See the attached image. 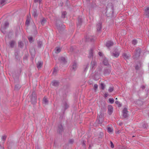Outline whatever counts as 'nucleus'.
<instances>
[{
    "label": "nucleus",
    "mask_w": 149,
    "mask_h": 149,
    "mask_svg": "<svg viewBox=\"0 0 149 149\" xmlns=\"http://www.w3.org/2000/svg\"><path fill=\"white\" fill-rule=\"evenodd\" d=\"M9 25V23L8 22H6L3 25H1L0 30L1 32L3 34L6 33V29L7 27H8Z\"/></svg>",
    "instance_id": "1"
},
{
    "label": "nucleus",
    "mask_w": 149,
    "mask_h": 149,
    "mask_svg": "<svg viewBox=\"0 0 149 149\" xmlns=\"http://www.w3.org/2000/svg\"><path fill=\"white\" fill-rule=\"evenodd\" d=\"M136 52L135 54L133 56L134 58L137 59L139 56L141 54V49L138 48L135 50Z\"/></svg>",
    "instance_id": "2"
},
{
    "label": "nucleus",
    "mask_w": 149,
    "mask_h": 149,
    "mask_svg": "<svg viewBox=\"0 0 149 149\" xmlns=\"http://www.w3.org/2000/svg\"><path fill=\"white\" fill-rule=\"evenodd\" d=\"M119 54V52L118 51V49H116L111 53V56L117 58L118 57Z\"/></svg>",
    "instance_id": "3"
},
{
    "label": "nucleus",
    "mask_w": 149,
    "mask_h": 149,
    "mask_svg": "<svg viewBox=\"0 0 149 149\" xmlns=\"http://www.w3.org/2000/svg\"><path fill=\"white\" fill-rule=\"evenodd\" d=\"M37 96L34 92H33L32 94V96L31 98V102L33 104H35L36 102Z\"/></svg>",
    "instance_id": "4"
},
{
    "label": "nucleus",
    "mask_w": 149,
    "mask_h": 149,
    "mask_svg": "<svg viewBox=\"0 0 149 149\" xmlns=\"http://www.w3.org/2000/svg\"><path fill=\"white\" fill-rule=\"evenodd\" d=\"M144 15L146 17H149V7H145L144 8Z\"/></svg>",
    "instance_id": "5"
},
{
    "label": "nucleus",
    "mask_w": 149,
    "mask_h": 149,
    "mask_svg": "<svg viewBox=\"0 0 149 149\" xmlns=\"http://www.w3.org/2000/svg\"><path fill=\"white\" fill-rule=\"evenodd\" d=\"M91 70L94 69L95 67L97 66V64L96 61L94 60H92L91 62Z\"/></svg>",
    "instance_id": "6"
},
{
    "label": "nucleus",
    "mask_w": 149,
    "mask_h": 149,
    "mask_svg": "<svg viewBox=\"0 0 149 149\" xmlns=\"http://www.w3.org/2000/svg\"><path fill=\"white\" fill-rule=\"evenodd\" d=\"M127 109L126 108H125L123 110V116L124 118H126L128 116Z\"/></svg>",
    "instance_id": "7"
},
{
    "label": "nucleus",
    "mask_w": 149,
    "mask_h": 149,
    "mask_svg": "<svg viewBox=\"0 0 149 149\" xmlns=\"http://www.w3.org/2000/svg\"><path fill=\"white\" fill-rule=\"evenodd\" d=\"M57 131V132L60 133L63 131V125L61 123H60L58 125Z\"/></svg>",
    "instance_id": "8"
},
{
    "label": "nucleus",
    "mask_w": 149,
    "mask_h": 149,
    "mask_svg": "<svg viewBox=\"0 0 149 149\" xmlns=\"http://www.w3.org/2000/svg\"><path fill=\"white\" fill-rule=\"evenodd\" d=\"M107 10L110 9L112 11V13L113 12V6L112 3H109L107 6Z\"/></svg>",
    "instance_id": "9"
},
{
    "label": "nucleus",
    "mask_w": 149,
    "mask_h": 149,
    "mask_svg": "<svg viewBox=\"0 0 149 149\" xmlns=\"http://www.w3.org/2000/svg\"><path fill=\"white\" fill-rule=\"evenodd\" d=\"M56 27L59 32L63 31L64 30L65 27V26L62 25H61V26L60 25H57Z\"/></svg>",
    "instance_id": "10"
},
{
    "label": "nucleus",
    "mask_w": 149,
    "mask_h": 149,
    "mask_svg": "<svg viewBox=\"0 0 149 149\" xmlns=\"http://www.w3.org/2000/svg\"><path fill=\"white\" fill-rule=\"evenodd\" d=\"M58 60L61 63H63L64 64L67 63V61L65 58L64 57H61L58 58Z\"/></svg>",
    "instance_id": "11"
},
{
    "label": "nucleus",
    "mask_w": 149,
    "mask_h": 149,
    "mask_svg": "<svg viewBox=\"0 0 149 149\" xmlns=\"http://www.w3.org/2000/svg\"><path fill=\"white\" fill-rule=\"evenodd\" d=\"M113 111V107L111 105H109L108 107V112L109 115H111Z\"/></svg>",
    "instance_id": "12"
},
{
    "label": "nucleus",
    "mask_w": 149,
    "mask_h": 149,
    "mask_svg": "<svg viewBox=\"0 0 149 149\" xmlns=\"http://www.w3.org/2000/svg\"><path fill=\"white\" fill-rule=\"evenodd\" d=\"M113 45V43L112 41H107L106 44V47L108 48L111 46H112Z\"/></svg>",
    "instance_id": "13"
},
{
    "label": "nucleus",
    "mask_w": 149,
    "mask_h": 149,
    "mask_svg": "<svg viewBox=\"0 0 149 149\" xmlns=\"http://www.w3.org/2000/svg\"><path fill=\"white\" fill-rule=\"evenodd\" d=\"M19 51L18 50H16L15 53V58L17 60H19L20 59V58L19 55Z\"/></svg>",
    "instance_id": "14"
},
{
    "label": "nucleus",
    "mask_w": 149,
    "mask_h": 149,
    "mask_svg": "<svg viewBox=\"0 0 149 149\" xmlns=\"http://www.w3.org/2000/svg\"><path fill=\"white\" fill-rule=\"evenodd\" d=\"M31 19V18L30 15L27 16V19L25 22L26 25L27 26H28L29 25Z\"/></svg>",
    "instance_id": "15"
},
{
    "label": "nucleus",
    "mask_w": 149,
    "mask_h": 149,
    "mask_svg": "<svg viewBox=\"0 0 149 149\" xmlns=\"http://www.w3.org/2000/svg\"><path fill=\"white\" fill-rule=\"evenodd\" d=\"M101 23L100 22L98 23L96 26L97 31H100L102 29Z\"/></svg>",
    "instance_id": "16"
},
{
    "label": "nucleus",
    "mask_w": 149,
    "mask_h": 149,
    "mask_svg": "<svg viewBox=\"0 0 149 149\" xmlns=\"http://www.w3.org/2000/svg\"><path fill=\"white\" fill-rule=\"evenodd\" d=\"M43 64L42 61H39L37 64V67L38 69L40 68Z\"/></svg>",
    "instance_id": "17"
},
{
    "label": "nucleus",
    "mask_w": 149,
    "mask_h": 149,
    "mask_svg": "<svg viewBox=\"0 0 149 149\" xmlns=\"http://www.w3.org/2000/svg\"><path fill=\"white\" fill-rule=\"evenodd\" d=\"M15 43L16 42L14 40H11L9 42L10 47L12 48H13Z\"/></svg>",
    "instance_id": "18"
},
{
    "label": "nucleus",
    "mask_w": 149,
    "mask_h": 149,
    "mask_svg": "<svg viewBox=\"0 0 149 149\" xmlns=\"http://www.w3.org/2000/svg\"><path fill=\"white\" fill-rule=\"evenodd\" d=\"M63 107L65 110L68 108V106L66 101H64L63 102Z\"/></svg>",
    "instance_id": "19"
},
{
    "label": "nucleus",
    "mask_w": 149,
    "mask_h": 149,
    "mask_svg": "<svg viewBox=\"0 0 149 149\" xmlns=\"http://www.w3.org/2000/svg\"><path fill=\"white\" fill-rule=\"evenodd\" d=\"M78 22L77 24V26L81 25L82 23V20L81 17H79L78 19Z\"/></svg>",
    "instance_id": "20"
},
{
    "label": "nucleus",
    "mask_w": 149,
    "mask_h": 149,
    "mask_svg": "<svg viewBox=\"0 0 149 149\" xmlns=\"http://www.w3.org/2000/svg\"><path fill=\"white\" fill-rule=\"evenodd\" d=\"M93 49L92 48H91L89 52V55L88 56V57L89 58H90L93 57Z\"/></svg>",
    "instance_id": "21"
},
{
    "label": "nucleus",
    "mask_w": 149,
    "mask_h": 149,
    "mask_svg": "<svg viewBox=\"0 0 149 149\" xmlns=\"http://www.w3.org/2000/svg\"><path fill=\"white\" fill-rule=\"evenodd\" d=\"M111 72L110 68L105 69L104 70V74H109Z\"/></svg>",
    "instance_id": "22"
},
{
    "label": "nucleus",
    "mask_w": 149,
    "mask_h": 149,
    "mask_svg": "<svg viewBox=\"0 0 149 149\" xmlns=\"http://www.w3.org/2000/svg\"><path fill=\"white\" fill-rule=\"evenodd\" d=\"M123 57L125 59H128L130 57V55H127L125 53H124L123 54Z\"/></svg>",
    "instance_id": "23"
},
{
    "label": "nucleus",
    "mask_w": 149,
    "mask_h": 149,
    "mask_svg": "<svg viewBox=\"0 0 149 149\" xmlns=\"http://www.w3.org/2000/svg\"><path fill=\"white\" fill-rule=\"evenodd\" d=\"M6 3V0H0V6H2Z\"/></svg>",
    "instance_id": "24"
},
{
    "label": "nucleus",
    "mask_w": 149,
    "mask_h": 149,
    "mask_svg": "<svg viewBox=\"0 0 149 149\" xmlns=\"http://www.w3.org/2000/svg\"><path fill=\"white\" fill-rule=\"evenodd\" d=\"M77 64L75 62H74L72 66V70L74 71H75L77 68Z\"/></svg>",
    "instance_id": "25"
},
{
    "label": "nucleus",
    "mask_w": 149,
    "mask_h": 149,
    "mask_svg": "<svg viewBox=\"0 0 149 149\" xmlns=\"http://www.w3.org/2000/svg\"><path fill=\"white\" fill-rule=\"evenodd\" d=\"M52 84L53 86H57L59 85V82L56 81H54L52 82Z\"/></svg>",
    "instance_id": "26"
},
{
    "label": "nucleus",
    "mask_w": 149,
    "mask_h": 149,
    "mask_svg": "<svg viewBox=\"0 0 149 149\" xmlns=\"http://www.w3.org/2000/svg\"><path fill=\"white\" fill-rule=\"evenodd\" d=\"M48 101L47 98L45 97H44L43 99V103L45 105L48 104Z\"/></svg>",
    "instance_id": "27"
},
{
    "label": "nucleus",
    "mask_w": 149,
    "mask_h": 149,
    "mask_svg": "<svg viewBox=\"0 0 149 149\" xmlns=\"http://www.w3.org/2000/svg\"><path fill=\"white\" fill-rule=\"evenodd\" d=\"M32 14L34 17L38 16V14L37 13V10L36 9H34L33 10Z\"/></svg>",
    "instance_id": "28"
},
{
    "label": "nucleus",
    "mask_w": 149,
    "mask_h": 149,
    "mask_svg": "<svg viewBox=\"0 0 149 149\" xmlns=\"http://www.w3.org/2000/svg\"><path fill=\"white\" fill-rule=\"evenodd\" d=\"M42 45L43 44L42 41H39L37 42V46L39 48H41L42 46Z\"/></svg>",
    "instance_id": "29"
},
{
    "label": "nucleus",
    "mask_w": 149,
    "mask_h": 149,
    "mask_svg": "<svg viewBox=\"0 0 149 149\" xmlns=\"http://www.w3.org/2000/svg\"><path fill=\"white\" fill-rule=\"evenodd\" d=\"M103 118H98L97 119V123L99 124H101L103 121Z\"/></svg>",
    "instance_id": "30"
},
{
    "label": "nucleus",
    "mask_w": 149,
    "mask_h": 149,
    "mask_svg": "<svg viewBox=\"0 0 149 149\" xmlns=\"http://www.w3.org/2000/svg\"><path fill=\"white\" fill-rule=\"evenodd\" d=\"M18 46L21 48H23L24 45V43L21 41L18 42Z\"/></svg>",
    "instance_id": "31"
},
{
    "label": "nucleus",
    "mask_w": 149,
    "mask_h": 149,
    "mask_svg": "<svg viewBox=\"0 0 149 149\" xmlns=\"http://www.w3.org/2000/svg\"><path fill=\"white\" fill-rule=\"evenodd\" d=\"M55 53H58L61 52V49L60 47H57L55 48Z\"/></svg>",
    "instance_id": "32"
},
{
    "label": "nucleus",
    "mask_w": 149,
    "mask_h": 149,
    "mask_svg": "<svg viewBox=\"0 0 149 149\" xmlns=\"http://www.w3.org/2000/svg\"><path fill=\"white\" fill-rule=\"evenodd\" d=\"M47 20L45 18H43L41 21L40 22L42 25H44V24L46 22Z\"/></svg>",
    "instance_id": "33"
},
{
    "label": "nucleus",
    "mask_w": 149,
    "mask_h": 149,
    "mask_svg": "<svg viewBox=\"0 0 149 149\" xmlns=\"http://www.w3.org/2000/svg\"><path fill=\"white\" fill-rule=\"evenodd\" d=\"M7 138V136L6 135H4L1 136V140L3 141V143L5 142V141L6 140Z\"/></svg>",
    "instance_id": "34"
},
{
    "label": "nucleus",
    "mask_w": 149,
    "mask_h": 149,
    "mask_svg": "<svg viewBox=\"0 0 149 149\" xmlns=\"http://www.w3.org/2000/svg\"><path fill=\"white\" fill-rule=\"evenodd\" d=\"M103 62L104 65H109V62L107 59H104Z\"/></svg>",
    "instance_id": "35"
},
{
    "label": "nucleus",
    "mask_w": 149,
    "mask_h": 149,
    "mask_svg": "<svg viewBox=\"0 0 149 149\" xmlns=\"http://www.w3.org/2000/svg\"><path fill=\"white\" fill-rule=\"evenodd\" d=\"M67 13L66 11H64L62 13L61 17L63 18H64L66 15Z\"/></svg>",
    "instance_id": "36"
},
{
    "label": "nucleus",
    "mask_w": 149,
    "mask_h": 149,
    "mask_svg": "<svg viewBox=\"0 0 149 149\" xmlns=\"http://www.w3.org/2000/svg\"><path fill=\"white\" fill-rule=\"evenodd\" d=\"M98 86L97 84H95L94 85L93 89L95 92H96L98 88Z\"/></svg>",
    "instance_id": "37"
},
{
    "label": "nucleus",
    "mask_w": 149,
    "mask_h": 149,
    "mask_svg": "<svg viewBox=\"0 0 149 149\" xmlns=\"http://www.w3.org/2000/svg\"><path fill=\"white\" fill-rule=\"evenodd\" d=\"M58 71V69L56 68H55L53 72V74L55 75Z\"/></svg>",
    "instance_id": "38"
},
{
    "label": "nucleus",
    "mask_w": 149,
    "mask_h": 149,
    "mask_svg": "<svg viewBox=\"0 0 149 149\" xmlns=\"http://www.w3.org/2000/svg\"><path fill=\"white\" fill-rule=\"evenodd\" d=\"M100 87L101 89L103 90L105 88V85L103 83H101L100 84Z\"/></svg>",
    "instance_id": "39"
},
{
    "label": "nucleus",
    "mask_w": 149,
    "mask_h": 149,
    "mask_svg": "<svg viewBox=\"0 0 149 149\" xmlns=\"http://www.w3.org/2000/svg\"><path fill=\"white\" fill-rule=\"evenodd\" d=\"M114 90V87H110L108 89V91L109 92L111 93Z\"/></svg>",
    "instance_id": "40"
},
{
    "label": "nucleus",
    "mask_w": 149,
    "mask_h": 149,
    "mask_svg": "<svg viewBox=\"0 0 149 149\" xmlns=\"http://www.w3.org/2000/svg\"><path fill=\"white\" fill-rule=\"evenodd\" d=\"M137 103L139 105H141L143 104V103L141 100H139L137 101Z\"/></svg>",
    "instance_id": "41"
},
{
    "label": "nucleus",
    "mask_w": 149,
    "mask_h": 149,
    "mask_svg": "<svg viewBox=\"0 0 149 149\" xmlns=\"http://www.w3.org/2000/svg\"><path fill=\"white\" fill-rule=\"evenodd\" d=\"M28 39H29V42L31 43L32 42H33L34 41V40H33V38L32 37H28Z\"/></svg>",
    "instance_id": "42"
},
{
    "label": "nucleus",
    "mask_w": 149,
    "mask_h": 149,
    "mask_svg": "<svg viewBox=\"0 0 149 149\" xmlns=\"http://www.w3.org/2000/svg\"><path fill=\"white\" fill-rule=\"evenodd\" d=\"M137 40H134L132 41V44L134 45H136L137 44Z\"/></svg>",
    "instance_id": "43"
},
{
    "label": "nucleus",
    "mask_w": 149,
    "mask_h": 149,
    "mask_svg": "<svg viewBox=\"0 0 149 149\" xmlns=\"http://www.w3.org/2000/svg\"><path fill=\"white\" fill-rule=\"evenodd\" d=\"M20 87H21V86H20V85H19L18 84H17L15 85V88L16 90H18L20 88Z\"/></svg>",
    "instance_id": "44"
},
{
    "label": "nucleus",
    "mask_w": 149,
    "mask_h": 149,
    "mask_svg": "<svg viewBox=\"0 0 149 149\" xmlns=\"http://www.w3.org/2000/svg\"><path fill=\"white\" fill-rule=\"evenodd\" d=\"M109 102L111 104L113 103L114 102V100L113 98H109Z\"/></svg>",
    "instance_id": "45"
},
{
    "label": "nucleus",
    "mask_w": 149,
    "mask_h": 149,
    "mask_svg": "<svg viewBox=\"0 0 149 149\" xmlns=\"http://www.w3.org/2000/svg\"><path fill=\"white\" fill-rule=\"evenodd\" d=\"M113 129L110 127L107 128V131L109 132H113Z\"/></svg>",
    "instance_id": "46"
},
{
    "label": "nucleus",
    "mask_w": 149,
    "mask_h": 149,
    "mask_svg": "<svg viewBox=\"0 0 149 149\" xmlns=\"http://www.w3.org/2000/svg\"><path fill=\"white\" fill-rule=\"evenodd\" d=\"M115 103L116 104L118 105V106L119 107H121V104L120 103V102L118 101H116Z\"/></svg>",
    "instance_id": "47"
},
{
    "label": "nucleus",
    "mask_w": 149,
    "mask_h": 149,
    "mask_svg": "<svg viewBox=\"0 0 149 149\" xmlns=\"http://www.w3.org/2000/svg\"><path fill=\"white\" fill-rule=\"evenodd\" d=\"M84 67H85V68L84 69V71H86L87 69H88V64L86 65H85L84 66Z\"/></svg>",
    "instance_id": "48"
},
{
    "label": "nucleus",
    "mask_w": 149,
    "mask_h": 149,
    "mask_svg": "<svg viewBox=\"0 0 149 149\" xmlns=\"http://www.w3.org/2000/svg\"><path fill=\"white\" fill-rule=\"evenodd\" d=\"M42 0H34V2L36 3L37 2H39V3H40L41 2Z\"/></svg>",
    "instance_id": "49"
},
{
    "label": "nucleus",
    "mask_w": 149,
    "mask_h": 149,
    "mask_svg": "<svg viewBox=\"0 0 149 149\" xmlns=\"http://www.w3.org/2000/svg\"><path fill=\"white\" fill-rule=\"evenodd\" d=\"M140 67L138 65H136L135 67V69L136 70H139Z\"/></svg>",
    "instance_id": "50"
},
{
    "label": "nucleus",
    "mask_w": 149,
    "mask_h": 149,
    "mask_svg": "<svg viewBox=\"0 0 149 149\" xmlns=\"http://www.w3.org/2000/svg\"><path fill=\"white\" fill-rule=\"evenodd\" d=\"M110 144H111V147L112 148H113L114 147V145L113 143L111 141L110 142Z\"/></svg>",
    "instance_id": "51"
},
{
    "label": "nucleus",
    "mask_w": 149,
    "mask_h": 149,
    "mask_svg": "<svg viewBox=\"0 0 149 149\" xmlns=\"http://www.w3.org/2000/svg\"><path fill=\"white\" fill-rule=\"evenodd\" d=\"M74 142V140L72 139H70L69 141V143H72Z\"/></svg>",
    "instance_id": "52"
},
{
    "label": "nucleus",
    "mask_w": 149,
    "mask_h": 149,
    "mask_svg": "<svg viewBox=\"0 0 149 149\" xmlns=\"http://www.w3.org/2000/svg\"><path fill=\"white\" fill-rule=\"evenodd\" d=\"M98 118H103V114H101L99 116Z\"/></svg>",
    "instance_id": "53"
},
{
    "label": "nucleus",
    "mask_w": 149,
    "mask_h": 149,
    "mask_svg": "<svg viewBox=\"0 0 149 149\" xmlns=\"http://www.w3.org/2000/svg\"><path fill=\"white\" fill-rule=\"evenodd\" d=\"M102 53L101 52H99L98 53V54L100 56H102Z\"/></svg>",
    "instance_id": "54"
},
{
    "label": "nucleus",
    "mask_w": 149,
    "mask_h": 149,
    "mask_svg": "<svg viewBox=\"0 0 149 149\" xmlns=\"http://www.w3.org/2000/svg\"><path fill=\"white\" fill-rule=\"evenodd\" d=\"M123 123L122 122H119L118 123V124L120 126H121L123 124Z\"/></svg>",
    "instance_id": "55"
},
{
    "label": "nucleus",
    "mask_w": 149,
    "mask_h": 149,
    "mask_svg": "<svg viewBox=\"0 0 149 149\" xmlns=\"http://www.w3.org/2000/svg\"><path fill=\"white\" fill-rule=\"evenodd\" d=\"M108 95H109L107 93H105L104 94V96L105 97H107Z\"/></svg>",
    "instance_id": "56"
},
{
    "label": "nucleus",
    "mask_w": 149,
    "mask_h": 149,
    "mask_svg": "<svg viewBox=\"0 0 149 149\" xmlns=\"http://www.w3.org/2000/svg\"><path fill=\"white\" fill-rule=\"evenodd\" d=\"M82 145L83 146H85V144L84 141H82Z\"/></svg>",
    "instance_id": "57"
},
{
    "label": "nucleus",
    "mask_w": 149,
    "mask_h": 149,
    "mask_svg": "<svg viewBox=\"0 0 149 149\" xmlns=\"http://www.w3.org/2000/svg\"><path fill=\"white\" fill-rule=\"evenodd\" d=\"M143 127L144 128H146V125L145 124H144L143 126Z\"/></svg>",
    "instance_id": "58"
},
{
    "label": "nucleus",
    "mask_w": 149,
    "mask_h": 149,
    "mask_svg": "<svg viewBox=\"0 0 149 149\" xmlns=\"http://www.w3.org/2000/svg\"><path fill=\"white\" fill-rule=\"evenodd\" d=\"M141 88L143 89L145 88V87L144 86H141Z\"/></svg>",
    "instance_id": "59"
},
{
    "label": "nucleus",
    "mask_w": 149,
    "mask_h": 149,
    "mask_svg": "<svg viewBox=\"0 0 149 149\" xmlns=\"http://www.w3.org/2000/svg\"><path fill=\"white\" fill-rule=\"evenodd\" d=\"M0 149H4L3 147L1 146L0 145Z\"/></svg>",
    "instance_id": "60"
},
{
    "label": "nucleus",
    "mask_w": 149,
    "mask_h": 149,
    "mask_svg": "<svg viewBox=\"0 0 149 149\" xmlns=\"http://www.w3.org/2000/svg\"><path fill=\"white\" fill-rule=\"evenodd\" d=\"M70 50L72 51L73 50V48L72 47H71L70 49Z\"/></svg>",
    "instance_id": "61"
},
{
    "label": "nucleus",
    "mask_w": 149,
    "mask_h": 149,
    "mask_svg": "<svg viewBox=\"0 0 149 149\" xmlns=\"http://www.w3.org/2000/svg\"><path fill=\"white\" fill-rule=\"evenodd\" d=\"M91 41H93L94 40V39L93 38L92 39H91Z\"/></svg>",
    "instance_id": "62"
},
{
    "label": "nucleus",
    "mask_w": 149,
    "mask_h": 149,
    "mask_svg": "<svg viewBox=\"0 0 149 149\" xmlns=\"http://www.w3.org/2000/svg\"><path fill=\"white\" fill-rule=\"evenodd\" d=\"M115 99H116V100H117V97H116V98H115Z\"/></svg>",
    "instance_id": "63"
},
{
    "label": "nucleus",
    "mask_w": 149,
    "mask_h": 149,
    "mask_svg": "<svg viewBox=\"0 0 149 149\" xmlns=\"http://www.w3.org/2000/svg\"><path fill=\"white\" fill-rule=\"evenodd\" d=\"M33 52L34 53L35 52V50H33Z\"/></svg>",
    "instance_id": "64"
}]
</instances>
